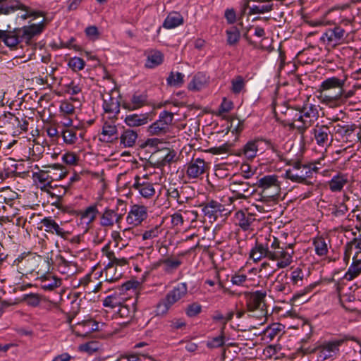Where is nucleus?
I'll return each instance as SVG.
<instances>
[{
    "mask_svg": "<svg viewBox=\"0 0 361 361\" xmlns=\"http://www.w3.org/2000/svg\"><path fill=\"white\" fill-rule=\"evenodd\" d=\"M293 244H289L286 248L280 246V242L274 236L271 240V254L269 260L276 261L278 269H284L293 262Z\"/></svg>",
    "mask_w": 361,
    "mask_h": 361,
    "instance_id": "obj_5",
    "label": "nucleus"
},
{
    "mask_svg": "<svg viewBox=\"0 0 361 361\" xmlns=\"http://www.w3.org/2000/svg\"><path fill=\"white\" fill-rule=\"evenodd\" d=\"M133 188L137 190L139 194L145 199H150L156 193L153 183L144 180L142 181V179L137 176L135 178Z\"/></svg>",
    "mask_w": 361,
    "mask_h": 361,
    "instance_id": "obj_26",
    "label": "nucleus"
},
{
    "mask_svg": "<svg viewBox=\"0 0 361 361\" xmlns=\"http://www.w3.org/2000/svg\"><path fill=\"white\" fill-rule=\"evenodd\" d=\"M73 264L71 262L67 261L64 257L60 256L58 258V269L63 274H69L70 267Z\"/></svg>",
    "mask_w": 361,
    "mask_h": 361,
    "instance_id": "obj_64",
    "label": "nucleus"
},
{
    "mask_svg": "<svg viewBox=\"0 0 361 361\" xmlns=\"http://www.w3.org/2000/svg\"><path fill=\"white\" fill-rule=\"evenodd\" d=\"M183 78L184 75L181 73L176 72L174 73L171 72L166 80L167 84L171 86L180 87L183 83Z\"/></svg>",
    "mask_w": 361,
    "mask_h": 361,
    "instance_id": "obj_55",
    "label": "nucleus"
},
{
    "mask_svg": "<svg viewBox=\"0 0 361 361\" xmlns=\"http://www.w3.org/2000/svg\"><path fill=\"white\" fill-rule=\"evenodd\" d=\"M103 100L102 107L106 113L118 115L120 112V103L114 98L109 92H104L102 94Z\"/></svg>",
    "mask_w": 361,
    "mask_h": 361,
    "instance_id": "obj_29",
    "label": "nucleus"
},
{
    "mask_svg": "<svg viewBox=\"0 0 361 361\" xmlns=\"http://www.w3.org/2000/svg\"><path fill=\"white\" fill-rule=\"evenodd\" d=\"M45 28V20L43 19L39 23H33L30 25L23 26L13 30L14 35L18 39V45L20 42H25L29 44L33 37L40 35Z\"/></svg>",
    "mask_w": 361,
    "mask_h": 361,
    "instance_id": "obj_7",
    "label": "nucleus"
},
{
    "mask_svg": "<svg viewBox=\"0 0 361 361\" xmlns=\"http://www.w3.org/2000/svg\"><path fill=\"white\" fill-rule=\"evenodd\" d=\"M231 92L235 94H239L245 86V81L243 76L237 75L233 79H232L231 82Z\"/></svg>",
    "mask_w": 361,
    "mask_h": 361,
    "instance_id": "obj_53",
    "label": "nucleus"
},
{
    "mask_svg": "<svg viewBox=\"0 0 361 361\" xmlns=\"http://www.w3.org/2000/svg\"><path fill=\"white\" fill-rule=\"evenodd\" d=\"M348 183V175L347 173H338L329 181V187L333 192H341Z\"/></svg>",
    "mask_w": 361,
    "mask_h": 361,
    "instance_id": "obj_31",
    "label": "nucleus"
},
{
    "mask_svg": "<svg viewBox=\"0 0 361 361\" xmlns=\"http://www.w3.org/2000/svg\"><path fill=\"white\" fill-rule=\"evenodd\" d=\"M264 141L262 140L256 139L248 141L243 147L239 151V155L244 156L248 160H252L257 157L258 152L262 153V147Z\"/></svg>",
    "mask_w": 361,
    "mask_h": 361,
    "instance_id": "obj_19",
    "label": "nucleus"
},
{
    "mask_svg": "<svg viewBox=\"0 0 361 361\" xmlns=\"http://www.w3.org/2000/svg\"><path fill=\"white\" fill-rule=\"evenodd\" d=\"M272 236L265 238V241L260 242L257 240L255 246L250 251V258L255 262H259L264 258L269 259L271 254V240Z\"/></svg>",
    "mask_w": 361,
    "mask_h": 361,
    "instance_id": "obj_11",
    "label": "nucleus"
},
{
    "mask_svg": "<svg viewBox=\"0 0 361 361\" xmlns=\"http://www.w3.org/2000/svg\"><path fill=\"white\" fill-rule=\"evenodd\" d=\"M313 245L314 250L317 255L324 256L328 252V247L325 240L322 237H318L314 239Z\"/></svg>",
    "mask_w": 361,
    "mask_h": 361,
    "instance_id": "obj_47",
    "label": "nucleus"
},
{
    "mask_svg": "<svg viewBox=\"0 0 361 361\" xmlns=\"http://www.w3.org/2000/svg\"><path fill=\"white\" fill-rule=\"evenodd\" d=\"M148 216L147 207L140 204H133L130 207L126 216V222L134 226L140 225Z\"/></svg>",
    "mask_w": 361,
    "mask_h": 361,
    "instance_id": "obj_13",
    "label": "nucleus"
},
{
    "mask_svg": "<svg viewBox=\"0 0 361 361\" xmlns=\"http://www.w3.org/2000/svg\"><path fill=\"white\" fill-rule=\"evenodd\" d=\"M202 211L210 222L215 221L226 210L224 204L216 200H209L202 204Z\"/></svg>",
    "mask_w": 361,
    "mask_h": 361,
    "instance_id": "obj_14",
    "label": "nucleus"
},
{
    "mask_svg": "<svg viewBox=\"0 0 361 361\" xmlns=\"http://www.w3.org/2000/svg\"><path fill=\"white\" fill-rule=\"evenodd\" d=\"M207 168L203 159H193L187 166L186 174L189 178H197L205 173Z\"/></svg>",
    "mask_w": 361,
    "mask_h": 361,
    "instance_id": "obj_22",
    "label": "nucleus"
},
{
    "mask_svg": "<svg viewBox=\"0 0 361 361\" xmlns=\"http://www.w3.org/2000/svg\"><path fill=\"white\" fill-rule=\"evenodd\" d=\"M68 187L63 185H51L47 192L51 197L60 200L66 193Z\"/></svg>",
    "mask_w": 361,
    "mask_h": 361,
    "instance_id": "obj_50",
    "label": "nucleus"
},
{
    "mask_svg": "<svg viewBox=\"0 0 361 361\" xmlns=\"http://www.w3.org/2000/svg\"><path fill=\"white\" fill-rule=\"evenodd\" d=\"M345 341H347V338L343 337L341 338H334L322 343L316 349L318 360L324 361L328 359L335 358L338 353L339 347Z\"/></svg>",
    "mask_w": 361,
    "mask_h": 361,
    "instance_id": "obj_6",
    "label": "nucleus"
},
{
    "mask_svg": "<svg viewBox=\"0 0 361 361\" xmlns=\"http://www.w3.org/2000/svg\"><path fill=\"white\" fill-rule=\"evenodd\" d=\"M317 164H320V161L309 164L294 161L290 164L292 167L286 171V178L293 182L312 185L313 183L310 179L312 178L314 173H318L320 169Z\"/></svg>",
    "mask_w": 361,
    "mask_h": 361,
    "instance_id": "obj_2",
    "label": "nucleus"
},
{
    "mask_svg": "<svg viewBox=\"0 0 361 361\" xmlns=\"http://www.w3.org/2000/svg\"><path fill=\"white\" fill-rule=\"evenodd\" d=\"M147 102L146 94L135 92L129 99L123 101L122 106L128 111H134L144 106Z\"/></svg>",
    "mask_w": 361,
    "mask_h": 361,
    "instance_id": "obj_23",
    "label": "nucleus"
},
{
    "mask_svg": "<svg viewBox=\"0 0 361 361\" xmlns=\"http://www.w3.org/2000/svg\"><path fill=\"white\" fill-rule=\"evenodd\" d=\"M161 233V228L160 225H155L149 227L142 234V238L143 240H152L159 235Z\"/></svg>",
    "mask_w": 361,
    "mask_h": 361,
    "instance_id": "obj_54",
    "label": "nucleus"
},
{
    "mask_svg": "<svg viewBox=\"0 0 361 361\" xmlns=\"http://www.w3.org/2000/svg\"><path fill=\"white\" fill-rule=\"evenodd\" d=\"M283 328V326L281 324H272L264 331V336L270 340H273L282 331Z\"/></svg>",
    "mask_w": 361,
    "mask_h": 361,
    "instance_id": "obj_49",
    "label": "nucleus"
},
{
    "mask_svg": "<svg viewBox=\"0 0 361 361\" xmlns=\"http://www.w3.org/2000/svg\"><path fill=\"white\" fill-rule=\"evenodd\" d=\"M77 127H73L72 128H63L61 130V134L63 137V140L66 144L73 145L77 142Z\"/></svg>",
    "mask_w": 361,
    "mask_h": 361,
    "instance_id": "obj_43",
    "label": "nucleus"
},
{
    "mask_svg": "<svg viewBox=\"0 0 361 361\" xmlns=\"http://www.w3.org/2000/svg\"><path fill=\"white\" fill-rule=\"evenodd\" d=\"M247 310L250 311L259 307H265L266 293L262 290H256L251 293H245Z\"/></svg>",
    "mask_w": 361,
    "mask_h": 361,
    "instance_id": "obj_20",
    "label": "nucleus"
},
{
    "mask_svg": "<svg viewBox=\"0 0 361 361\" xmlns=\"http://www.w3.org/2000/svg\"><path fill=\"white\" fill-rule=\"evenodd\" d=\"M184 222L185 216L182 214V210H179L171 216V223L174 227L183 226Z\"/></svg>",
    "mask_w": 361,
    "mask_h": 361,
    "instance_id": "obj_63",
    "label": "nucleus"
},
{
    "mask_svg": "<svg viewBox=\"0 0 361 361\" xmlns=\"http://www.w3.org/2000/svg\"><path fill=\"white\" fill-rule=\"evenodd\" d=\"M300 109L301 115L299 118H302L305 132L318 119L319 116L318 106L310 102H305L302 106H300Z\"/></svg>",
    "mask_w": 361,
    "mask_h": 361,
    "instance_id": "obj_12",
    "label": "nucleus"
},
{
    "mask_svg": "<svg viewBox=\"0 0 361 361\" xmlns=\"http://www.w3.org/2000/svg\"><path fill=\"white\" fill-rule=\"evenodd\" d=\"M357 126L355 123L341 124L334 126L335 134L338 135L343 142L353 144L361 139L359 133H356Z\"/></svg>",
    "mask_w": 361,
    "mask_h": 361,
    "instance_id": "obj_9",
    "label": "nucleus"
},
{
    "mask_svg": "<svg viewBox=\"0 0 361 361\" xmlns=\"http://www.w3.org/2000/svg\"><path fill=\"white\" fill-rule=\"evenodd\" d=\"M316 143L320 147L328 146L332 142L330 127L327 125H316L312 129Z\"/></svg>",
    "mask_w": 361,
    "mask_h": 361,
    "instance_id": "obj_16",
    "label": "nucleus"
},
{
    "mask_svg": "<svg viewBox=\"0 0 361 361\" xmlns=\"http://www.w3.org/2000/svg\"><path fill=\"white\" fill-rule=\"evenodd\" d=\"M173 114L164 111L159 114V119L151 124L147 129L150 135H160L165 134L169 129V126L172 123Z\"/></svg>",
    "mask_w": 361,
    "mask_h": 361,
    "instance_id": "obj_10",
    "label": "nucleus"
},
{
    "mask_svg": "<svg viewBox=\"0 0 361 361\" xmlns=\"http://www.w3.org/2000/svg\"><path fill=\"white\" fill-rule=\"evenodd\" d=\"M285 114L290 121V123H289L288 125L290 128H296L299 130L300 133H303L304 127L302 118H299V116L301 115L300 106H297L295 109L288 108Z\"/></svg>",
    "mask_w": 361,
    "mask_h": 361,
    "instance_id": "obj_30",
    "label": "nucleus"
},
{
    "mask_svg": "<svg viewBox=\"0 0 361 361\" xmlns=\"http://www.w3.org/2000/svg\"><path fill=\"white\" fill-rule=\"evenodd\" d=\"M345 80L337 77H329L324 80L318 88V97L321 103L334 107L343 102Z\"/></svg>",
    "mask_w": 361,
    "mask_h": 361,
    "instance_id": "obj_1",
    "label": "nucleus"
},
{
    "mask_svg": "<svg viewBox=\"0 0 361 361\" xmlns=\"http://www.w3.org/2000/svg\"><path fill=\"white\" fill-rule=\"evenodd\" d=\"M202 311V305L197 302H193L188 306L185 313L189 317H194Z\"/></svg>",
    "mask_w": 361,
    "mask_h": 361,
    "instance_id": "obj_62",
    "label": "nucleus"
},
{
    "mask_svg": "<svg viewBox=\"0 0 361 361\" xmlns=\"http://www.w3.org/2000/svg\"><path fill=\"white\" fill-rule=\"evenodd\" d=\"M123 219L122 214L115 210L105 208L100 216L99 224L102 227L111 228L115 224H119Z\"/></svg>",
    "mask_w": 361,
    "mask_h": 361,
    "instance_id": "obj_27",
    "label": "nucleus"
},
{
    "mask_svg": "<svg viewBox=\"0 0 361 361\" xmlns=\"http://www.w3.org/2000/svg\"><path fill=\"white\" fill-rule=\"evenodd\" d=\"M183 23V16L177 12L170 13L163 23L166 29H173Z\"/></svg>",
    "mask_w": 361,
    "mask_h": 361,
    "instance_id": "obj_37",
    "label": "nucleus"
},
{
    "mask_svg": "<svg viewBox=\"0 0 361 361\" xmlns=\"http://www.w3.org/2000/svg\"><path fill=\"white\" fill-rule=\"evenodd\" d=\"M305 279V274L302 269L297 267L293 269L290 273L289 278L290 283L293 286H300L303 284Z\"/></svg>",
    "mask_w": 361,
    "mask_h": 361,
    "instance_id": "obj_46",
    "label": "nucleus"
},
{
    "mask_svg": "<svg viewBox=\"0 0 361 361\" xmlns=\"http://www.w3.org/2000/svg\"><path fill=\"white\" fill-rule=\"evenodd\" d=\"M188 292V287L186 282H180L176 284L157 304V315L163 316L166 314L174 304L187 295Z\"/></svg>",
    "mask_w": 361,
    "mask_h": 361,
    "instance_id": "obj_4",
    "label": "nucleus"
},
{
    "mask_svg": "<svg viewBox=\"0 0 361 361\" xmlns=\"http://www.w3.org/2000/svg\"><path fill=\"white\" fill-rule=\"evenodd\" d=\"M42 225L44 227V231L52 235H56L63 239H67L71 233L62 227V222L59 224L51 216L44 217L41 221Z\"/></svg>",
    "mask_w": 361,
    "mask_h": 361,
    "instance_id": "obj_17",
    "label": "nucleus"
},
{
    "mask_svg": "<svg viewBox=\"0 0 361 361\" xmlns=\"http://www.w3.org/2000/svg\"><path fill=\"white\" fill-rule=\"evenodd\" d=\"M102 140L105 142H111L117 137V128L115 124L109 122H105L103 125Z\"/></svg>",
    "mask_w": 361,
    "mask_h": 361,
    "instance_id": "obj_36",
    "label": "nucleus"
},
{
    "mask_svg": "<svg viewBox=\"0 0 361 361\" xmlns=\"http://www.w3.org/2000/svg\"><path fill=\"white\" fill-rule=\"evenodd\" d=\"M235 224L245 231L253 230L252 226L256 221L255 214L247 211H238L234 216Z\"/></svg>",
    "mask_w": 361,
    "mask_h": 361,
    "instance_id": "obj_21",
    "label": "nucleus"
},
{
    "mask_svg": "<svg viewBox=\"0 0 361 361\" xmlns=\"http://www.w3.org/2000/svg\"><path fill=\"white\" fill-rule=\"evenodd\" d=\"M164 271L167 274L174 273L182 264V261L178 258L166 257L163 259Z\"/></svg>",
    "mask_w": 361,
    "mask_h": 361,
    "instance_id": "obj_40",
    "label": "nucleus"
},
{
    "mask_svg": "<svg viewBox=\"0 0 361 361\" xmlns=\"http://www.w3.org/2000/svg\"><path fill=\"white\" fill-rule=\"evenodd\" d=\"M49 169H50L52 171L51 176H54L53 180L63 179L67 175V171H66L59 164H54L53 166H49Z\"/></svg>",
    "mask_w": 361,
    "mask_h": 361,
    "instance_id": "obj_57",
    "label": "nucleus"
},
{
    "mask_svg": "<svg viewBox=\"0 0 361 361\" xmlns=\"http://www.w3.org/2000/svg\"><path fill=\"white\" fill-rule=\"evenodd\" d=\"M248 281L247 276L240 271L235 272L231 277V282L234 286H247Z\"/></svg>",
    "mask_w": 361,
    "mask_h": 361,
    "instance_id": "obj_51",
    "label": "nucleus"
},
{
    "mask_svg": "<svg viewBox=\"0 0 361 361\" xmlns=\"http://www.w3.org/2000/svg\"><path fill=\"white\" fill-rule=\"evenodd\" d=\"M185 188L177 187L176 185H169L166 188V195L169 204L173 201L176 202L179 205H182L190 200L187 195Z\"/></svg>",
    "mask_w": 361,
    "mask_h": 361,
    "instance_id": "obj_15",
    "label": "nucleus"
},
{
    "mask_svg": "<svg viewBox=\"0 0 361 361\" xmlns=\"http://www.w3.org/2000/svg\"><path fill=\"white\" fill-rule=\"evenodd\" d=\"M288 274L285 271L280 272L273 283V290L279 294L288 295L292 292Z\"/></svg>",
    "mask_w": 361,
    "mask_h": 361,
    "instance_id": "obj_25",
    "label": "nucleus"
},
{
    "mask_svg": "<svg viewBox=\"0 0 361 361\" xmlns=\"http://www.w3.org/2000/svg\"><path fill=\"white\" fill-rule=\"evenodd\" d=\"M98 213L97 204L89 206L80 212V224L82 226V228L84 233L90 228L91 224L96 219Z\"/></svg>",
    "mask_w": 361,
    "mask_h": 361,
    "instance_id": "obj_18",
    "label": "nucleus"
},
{
    "mask_svg": "<svg viewBox=\"0 0 361 361\" xmlns=\"http://www.w3.org/2000/svg\"><path fill=\"white\" fill-rule=\"evenodd\" d=\"M123 298L119 295V294L116 292L111 295H108L103 302V305L106 307L109 308H115L116 307H120L122 305Z\"/></svg>",
    "mask_w": 361,
    "mask_h": 361,
    "instance_id": "obj_44",
    "label": "nucleus"
},
{
    "mask_svg": "<svg viewBox=\"0 0 361 361\" xmlns=\"http://www.w3.org/2000/svg\"><path fill=\"white\" fill-rule=\"evenodd\" d=\"M164 61V54L159 50L152 49L147 52L145 67L154 68Z\"/></svg>",
    "mask_w": 361,
    "mask_h": 361,
    "instance_id": "obj_33",
    "label": "nucleus"
},
{
    "mask_svg": "<svg viewBox=\"0 0 361 361\" xmlns=\"http://www.w3.org/2000/svg\"><path fill=\"white\" fill-rule=\"evenodd\" d=\"M118 315L124 319L122 322L124 324H129L135 315V308L127 305H121L118 310Z\"/></svg>",
    "mask_w": 361,
    "mask_h": 361,
    "instance_id": "obj_41",
    "label": "nucleus"
},
{
    "mask_svg": "<svg viewBox=\"0 0 361 361\" xmlns=\"http://www.w3.org/2000/svg\"><path fill=\"white\" fill-rule=\"evenodd\" d=\"M273 9V4L254 5L250 8L249 14H259L270 12Z\"/></svg>",
    "mask_w": 361,
    "mask_h": 361,
    "instance_id": "obj_59",
    "label": "nucleus"
},
{
    "mask_svg": "<svg viewBox=\"0 0 361 361\" xmlns=\"http://www.w3.org/2000/svg\"><path fill=\"white\" fill-rule=\"evenodd\" d=\"M137 138V134L133 130H126L121 135V144L126 147H133Z\"/></svg>",
    "mask_w": 361,
    "mask_h": 361,
    "instance_id": "obj_42",
    "label": "nucleus"
},
{
    "mask_svg": "<svg viewBox=\"0 0 361 361\" xmlns=\"http://www.w3.org/2000/svg\"><path fill=\"white\" fill-rule=\"evenodd\" d=\"M249 313V316L252 317H255L257 319H258L261 324H264L266 320L268 315V311L267 310L266 306L259 307L257 309H255L250 311H247Z\"/></svg>",
    "mask_w": 361,
    "mask_h": 361,
    "instance_id": "obj_52",
    "label": "nucleus"
},
{
    "mask_svg": "<svg viewBox=\"0 0 361 361\" xmlns=\"http://www.w3.org/2000/svg\"><path fill=\"white\" fill-rule=\"evenodd\" d=\"M226 35L227 42L229 45H234L239 41L240 35L239 30L236 27H233L230 30H227Z\"/></svg>",
    "mask_w": 361,
    "mask_h": 361,
    "instance_id": "obj_58",
    "label": "nucleus"
},
{
    "mask_svg": "<svg viewBox=\"0 0 361 361\" xmlns=\"http://www.w3.org/2000/svg\"><path fill=\"white\" fill-rule=\"evenodd\" d=\"M209 82V78L204 73L199 72L194 75L188 84V89L192 91H198L205 87Z\"/></svg>",
    "mask_w": 361,
    "mask_h": 361,
    "instance_id": "obj_32",
    "label": "nucleus"
},
{
    "mask_svg": "<svg viewBox=\"0 0 361 361\" xmlns=\"http://www.w3.org/2000/svg\"><path fill=\"white\" fill-rule=\"evenodd\" d=\"M125 123L130 127H138L147 124L149 121V114H133L126 116Z\"/></svg>",
    "mask_w": 361,
    "mask_h": 361,
    "instance_id": "obj_34",
    "label": "nucleus"
},
{
    "mask_svg": "<svg viewBox=\"0 0 361 361\" xmlns=\"http://www.w3.org/2000/svg\"><path fill=\"white\" fill-rule=\"evenodd\" d=\"M51 173L52 171L49 169L47 171H39L32 173L34 181L42 191L47 192L52 185L54 176H51Z\"/></svg>",
    "mask_w": 361,
    "mask_h": 361,
    "instance_id": "obj_24",
    "label": "nucleus"
},
{
    "mask_svg": "<svg viewBox=\"0 0 361 361\" xmlns=\"http://www.w3.org/2000/svg\"><path fill=\"white\" fill-rule=\"evenodd\" d=\"M138 234L133 228H127L122 231L120 241H123V245H127L128 242L134 239Z\"/></svg>",
    "mask_w": 361,
    "mask_h": 361,
    "instance_id": "obj_56",
    "label": "nucleus"
},
{
    "mask_svg": "<svg viewBox=\"0 0 361 361\" xmlns=\"http://www.w3.org/2000/svg\"><path fill=\"white\" fill-rule=\"evenodd\" d=\"M279 183L276 175H267L259 179L257 185L259 188L263 190L264 189H275L276 185Z\"/></svg>",
    "mask_w": 361,
    "mask_h": 361,
    "instance_id": "obj_38",
    "label": "nucleus"
},
{
    "mask_svg": "<svg viewBox=\"0 0 361 361\" xmlns=\"http://www.w3.org/2000/svg\"><path fill=\"white\" fill-rule=\"evenodd\" d=\"M230 190L238 198L245 199L251 196L255 190H250L251 185L248 182L243 180H233L230 183Z\"/></svg>",
    "mask_w": 361,
    "mask_h": 361,
    "instance_id": "obj_28",
    "label": "nucleus"
},
{
    "mask_svg": "<svg viewBox=\"0 0 361 361\" xmlns=\"http://www.w3.org/2000/svg\"><path fill=\"white\" fill-rule=\"evenodd\" d=\"M281 191L280 183L276 185L275 189H264L261 190V194L264 197L269 199H274L277 197Z\"/></svg>",
    "mask_w": 361,
    "mask_h": 361,
    "instance_id": "obj_61",
    "label": "nucleus"
},
{
    "mask_svg": "<svg viewBox=\"0 0 361 361\" xmlns=\"http://www.w3.org/2000/svg\"><path fill=\"white\" fill-rule=\"evenodd\" d=\"M345 30L339 26H335L334 28L328 29L322 34L320 37L326 46L336 47V46L348 43L345 37Z\"/></svg>",
    "mask_w": 361,
    "mask_h": 361,
    "instance_id": "obj_8",
    "label": "nucleus"
},
{
    "mask_svg": "<svg viewBox=\"0 0 361 361\" xmlns=\"http://www.w3.org/2000/svg\"><path fill=\"white\" fill-rule=\"evenodd\" d=\"M225 343V335L224 328L221 329V334L213 337L207 341L206 345L210 349L222 347Z\"/></svg>",
    "mask_w": 361,
    "mask_h": 361,
    "instance_id": "obj_48",
    "label": "nucleus"
},
{
    "mask_svg": "<svg viewBox=\"0 0 361 361\" xmlns=\"http://www.w3.org/2000/svg\"><path fill=\"white\" fill-rule=\"evenodd\" d=\"M68 65L73 71H79L84 68L85 62L80 57H73L69 60Z\"/></svg>",
    "mask_w": 361,
    "mask_h": 361,
    "instance_id": "obj_60",
    "label": "nucleus"
},
{
    "mask_svg": "<svg viewBox=\"0 0 361 361\" xmlns=\"http://www.w3.org/2000/svg\"><path fill=\"white\" fill-rule=\"evenodd\" d=\"M61 285L59 279L50 274L42 277L39 286L44 290H53Z\"/></svg>",
    "mask_w": 361,
    "mask_h": 361,
    "instance_id": "obj_35",
    "label": "nucleus"
},
{
    "mask_svg": "<svg viewBox=\"0 0 361 361\" xmlns=\"http://www.w3.org/2000/svg\"><path fill=\"white\" fill-rule=\"evenodd\" d=\"M105 274V283L114 282L120 279L121 274L116 272V268L107 264L102 274Z\"/></svg>",
    "mask_w": 361,
    "mask_h": 361,
    "instance_id": "obj_45",
    "label": "nucleus"
},
{
    "mask_svg": "<svg viewBox=\"0 0 361 361\" xmlns=\"http://www.w3.org/2000/svg\"><path fill=\"white\" fill-rule=\"evenodd\" d=\"M361 274V259H353V262L348 267L344 279L347 281H352Z\"/></svg>",
    "mask_w": 361,
    "mask_h": 361,
    "instance_id": "obj_39",
    "label": "nucleus"
},
{
    "mask_svg": "<svg viewBox=\"0 0 361 361\" xmlns=\"http://www.w3.org/2000/svg\"><path fill=\"white\" fill-rule=\"evenodd\" d=\"M28 125L27 117L20 112H4L0 116V128H5L13 137L26 133L28 130Z\"/></svg>",
    "mask_w": 361,
    "mask_h": 361,
    "instance_id": "obj_3",
    "label": "nucleus"
}]
</instances>
